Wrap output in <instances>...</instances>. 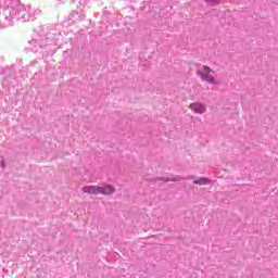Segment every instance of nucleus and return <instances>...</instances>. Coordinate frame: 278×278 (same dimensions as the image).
I'll return each instance as SVG.
<instances>
[{"label": "nucleus", "mask_w": 278, "mask_h": 278, "mask_svg": "<svg viewBox=\"0 0 278 278\" xmlns=\"http://www.w3.org/2000/svg\"><path fill=\"white\" fill-rule=\"evenodd\" d=\"M189 108L195 112V114H203L206 110L205 105L199 102L191 103Z\"/></svg>", "instance_id": "nucleus-3"}, {"label": "nucleus", "mask_w": 278, "mask_h": 278, "mask_svg": "<svg viewBox=\"0 0 278 278\" xmlns=\"http://www.w3.org/2000/svg\"><path fill=\"white\" fill-rule=\"evenodd\" d=\"M203 71H199L197 74L199 77H201L202 81H206L207 84H213L214 86H216V84H218V80H216V78L212 75H210V73H212L213 71L211 70L210 66L204 65Z\"/></svg>", "instance_id": "nucleus-1"}, {"label": "nucleus", "mask_w": 278, "mask_h": 278, "mask_svg": "<svg viewBox=\"0 0 278 278\" xmlns=\"http://www.w3.org/2000/svg\"><path fill=\"white\" fill-rule=\"evenodd\" d=\"M85 194H101V187L99 186H86L83 188Z\"/></svg>", "instance_id": "nucleus-2"}, {"label": "nucleus", "mask_w": 278, "mask_h": 278, "mask_svg": "<svg viewBox=\"0 0 278 278\" xmlns=\"http://www.w3.org/2000/svg\"><path fill=\"white\" fill-rule=\"evenodd\" d=\"M115 192H116V189L112 185L100 187V194H104L105 197L110 194H114Z\"/></svg>", "instance_id": "nucleus-4"}, {"label": "nucleus", "mask_w": 278, "mask_h": 278, "mask_svg": "<svg viewBox=\"0 0 278 278\" xmlns=\"http://www.w3.org/2000/svg\"><path fill=\"white\" fill-rule=\"evenodd\" d=\"M210 182H211L210 178H199L193 181V184H195V186H207V184H210Z\"/></svg>", "instance_id": "nucleus-5"}]
</instances>
